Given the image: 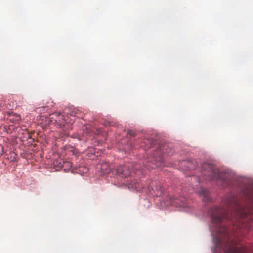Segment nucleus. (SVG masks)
<instances>
[{"mask_svg":"<svg viewBox=\"0 0 253 253\" xmlns=\"http://www.w3.org/2000/svg\"><path fill=\"white\" fill-rule=\"evenodd\" d=\"M131 164H127L123 166H120L116 169V172L117 175L122 178H128L130 176L129 182L128 183V187L134 188L137 190H139L141 187L137 176H136L132 179V173L131 170Z\"/></svg>","mask_w":253,"mask_h":253,"instance_id":"f257e3e1","label":"nucleus"},{"mask_svg":"<svg viewBox=\"0 0 253 253\" xmlns=\"http://www.w3.org/2000/svg\"><path fill=\"white\" fill-rule=\"evenodd\" d=\"M201 173L203 176L208 178L209 180H217L218 179L224 181L222 173L219 172V169L214 165L204 163L202 164Z\"/></svg>","mask_w":253,"mask_h":253,"instance_id":"f03ea898","label":"nucleus"},{"mask_svg":"<svg viewBox=\"0 0 253 253\" xmlns=\"http://www.w3.org/2000/svg\"><path fill=\"white\" fill-rule=\"evenodd\" d=\"M147 164L144 165L143 170H150L151 169H155L156 167H160L163 165L164 162V158L163 156L161 155V150H157L153 156L152 162L150 161H146Z\"/></svg>","mask_w":253,"mask_h":253,"instance_id":"7ed1b4c3","label":"nucleus"},{"mask_svg":"<svg viewBox=\"0 0 253 253\" xmlns=\"http://www.w3.org/2000/svg\"><path fill=\"white\" fill-rule=\"evenodd\" d=\"M148 188L153 196L160 197L163 194V189L158 182L152 181Z\"/></svg>","mask_w":253,"mask_h":253,"instance_id":"20e7f679","label":"nucleus"},{"mask_svg":"<svg viewBox=\"0 0 253 253\" xmlns=\"http://www.w3.org/2000/svg\"><path fill=\"white\" fill-rule=\"evenodd\" d=\"M251 250L244 245L233 247L229 253H251Z\"/></svg>","mask_w":253,"mask_h":253,"instance_id":"39448f33","label":"nucleus"},{"mask_svg":"<svg viewBox=\"0 0 253 253\" xmlns=\"http://www.w3.org/2000/svg\"><path fill=\"white\" fill-rule=\"evenodd\" d=\"M62 115L58 112H54L50 115L49 118V124H54L55 126H56L57 123L58 121V119L62 118Z\"/></svg>","mask_w":253,"mask_h":253,"instance_id":"423d86ee","label":"nucleus"},{"mask_svg":"<svg viewBox=\"0 0 253 253\" xmlns=\"http://www.w3.org/2000/svg\"><path fill=\"white\" fill-rule=\"evenodd\" d=\"M199 193L201 196L203 197V201L205 202L210 201L211 200V196L209 192L204 188H202L199 191Z\"/></svg>","mask_w":253,"mask_h":253,"instance_id":"0eeeda50","label":"nucleus"},{"mask_svg":"<svg viewBox=\"0 0 253 253\" xmlns=\"http://www.w3.org/2000/svg\"><path fill=\"white\" fill-rule=\"evenodd\" d=\"M58 120V121L56 126L57 128H62L67 123V120L65 119V117L63 115H62V118H60Z\"/></svg>","mask_w":253,"mask_h":253,"instance_id":"6e6552de","label":"nucleus"},{"mask_svg":"<svg viewBox=\"0 0 253 253\" xmlns=\"http://www.w3.org/2000/svg\"><path fill=\"white\" fill-rule=\"evenodd\" d=\"M59 167L63 168L64 170H65L66 169H71L72 167V164L69 161H62L59 163Z\"/></svg>","mask_w":253,"mask_h":253,"instance_id":"1a4fd4ad","label":"nucleus"},{"mask_svg":"<svg viewBox=\"0 0 253 253\" xmlns=\"http://www.w3.org/2000/svg\"><path fill=\"white\" fill-rule=\"evenodd\" d=\"M9 120L14 122H18L21 120V116L19 114L12 113L9 116Z\"/></svg>","mask_w":253,"mask_h":253,"instance_id":"9d476101","label":"nucleus"},{"mask_svg":"<svg viewBox=\"0 0 253 253\" xmlns=\"http://www.w3.org/2000/svg\"><path fill=\"white\" fill-rule=\"evenodd\" d=\"M75 169L77 170V173H86L88 171V169L87 167H84L82 166H80L78 168H76Z\"/></svg>","mask_w":253,"mask_h":253,"instance_id":"9b49d317","label":"nucleus"},{"mask_svg":"<svg viewBox=\"0 0 253 253\" xmlns=\"http://www.w3.org/2000/svg\"><path fill=\"white\" fill-rule=\"evenodd\" d=\"M80 114L81 115V112L79 110L75 109L72 112L70 115L72 116H77L78 117H81V115H79Z\"/></svg>","mask_w":253,"mask_h":253,"instance_id":"f8f14e48","label":"nucleus"},{"mask_svg":"<svg viewBox=\"0 0 253 253\" xmlns=\"http://www.w3.org/2000/svg\"><path fill=\"white\" fill-rule=\"evenodd\" d=\"M127 133L130 135L131 136H135V132L132 130H129Z\"/></svg>","mask_w":253,"mask_h":253,"instance_id":"ddd939ff","label":"nucleus"},{"mask_svg":"<svg viewBox=\"0 0 253 253\" xmlns=\"http://www.w3.org/2000/svg\"><path fill=\"white\" fill-rule=\"evenodd\" d=\"M106 167H108V165L107 163L103 164L101 165V169L102 170L104 169H106Z\"/></svg>","mask_w":253,"mask_h":253,"instance_id":"4468645a","label":"nucleus"},{"mask_svg":"<svg viewBox=\"0 0 253 253\" xmlns=\"http://www.w3.org/2000/svg\"><path fill=\"white\" fill-rule=\"evenodd\" d=\"M221 243V240L220 239L216 243V246L218 247L220 246V244Z\"/></svg>","mask_w":253,"mask_h":253,"instance_id":"2eb2a0df","label":"nucleus"},{"mask_svg":"<svg viewBox=\"0 0 253 253\" xmlns=\"http://www.w3.org/2000/svg\"><path fill=\"white\" fill-rule=\"evenodd\" d=\"M176 203L179 206H184V203H179L178 202H176Z\"/></svg>","mask_w":253,"mask_h":253,"instance_id":"dca6fc26","label":"nucleus"},{"mask_svg":"<svg viewBox=\"0 0 253 253\" xmlns=\"http://www.w3.org/2000/svg\"><path fill=\"white\" fill-rule=\"evenodd\" d=\"M228 232V231L227 228L225 226V235L227 234Z\"/></svg>","mask_w":253,"mask_h":253,"instance_id":"f3484780","label":"nucleus"},{"mask_svg":"<svg viewBox=\"0 0 253 253\" xmlns=\"http://www.w3.org/2000/svg\"><path fill=\"white\" fill-rule=\"evenodd\" d=\"M108 124H109V125H110V126L112 125L111 122H108Z\"/></svg>","mask_w":253,"mask_h":253,"instance_id":"a211bd4d","label":"nucleus"},{"mask_svg":"<svg viewBox=\"0 0 253 253\" xmlns=\"http://www.w3.org/2000/svg\"><path fill=\"white\" fill-rule=\"evenodd\" d=\"M2 154V151H0V155Z\"/></svg>","mask_w":253,"mask_h":253,"instance_id":"6ab92c4d","label":"nucleus"},{"mask_svg":"<svg viewBox=\"0 0 253 253\" xmlns=\"http://www.w3.org/2000/svg\"><path fill=\"white\" fill-rule=\"evenodd\" d=\"M138 168L135 166V169H136Z\"/></svg>","mask_w":253,"mask_h":253,"instance_id":"aec40b11","label":"nucleus"},{"mask_svg":"<svg viewBox=\"0 0 253 253\" xmlns=\"http://www.w3.org/2000/svg\"><path fill=\"white\" fill-rule=\"evenodd\" d=\"M30 136L29 135L28 138H30Z\"/></svg>","mask_w":253,"mask_h":253,"instance_id":"412c9836","label":"nucleus"}]
</instances>
